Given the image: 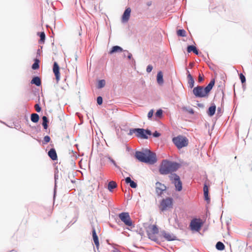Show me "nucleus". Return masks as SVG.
<instances>
[{"label": "nucleus", "instance_id": "obj_34", "mask_svg": "<svg viewBox=\"0 0 252 252\" xmlns=\"http://www.w3.org/2000/svg\"><path fill=\"white\" fill-rule=\"evenodd\" d=\"M155 115L157 117L161 118L163 115V110L161 109H158L156 112Z\"/></svg>", "mask_w": 252, "mask_h": 252}, {"label": "nucleus", "instance_id": "obj_53", "mask_svg": "<svg viewBox=\"0 0 252 252\" xmlns=\"http://www.w3.org/2000/svg\"><path fill=\"white\" fill-rule=\"evenodd\" d=\"M197 106L200 108H204V105L203 103H197Z\"/></svg>", "mask_w": 252, "mask_h": 252}, {"label": "nucleus", "instance_id": "obj_55", "mask_svg": "<svg viewBox=\"0 0 252 252\" xmlns=\"http://www.w3.org/2000/svg\"><path fill=\"white\" fill-rule=\"evenodd\" d=\"M40 49H38L37 50V54H39L40 53Z\"/></svg>", "mask_w": 252, "mask_h": 252}, {"label": "nucleus", "instance_id": "obj_4", "mask_svg": "<svg viewBox=\"0 0 252 252\" xmlns=\"http://www.w3.org/2000/svg\"><path fill=\"white\" fill-rule=\"evenodd\" d=\"M133 134H135L137 138L147 139H148L149 135H152V131L149 129H144L143 128H130L127 134L128 135H132Z\"/></svg>", "mask_w": 252, "mask_h": 252}, {"label": "nucleus", "instance_id": "obj_60", "mask_svg": "<svg viewBox=\"0 0 252 252\" xmlns=\"http://www.w3.org/2000/svg\"><path fill=\"white\" fill-rule=\"evenodd\" d=\"M222 94H223V96H224V93L222 92ZM223 98V97H222V98Z\"/></svg>", "mask_w": 252, "mask_h": 252}, {"label": "nucleus", "instance_id": "obj_35", "mask_svg": "<svg viewBox=\"0 0 252 252\" xmlns=\"http://www.w3.org/2000/svg\"><path fill=\"white\" fill-rule=\"evenodd\" d=\"M108 159L109 160V161L117 168H120L119 166L117 165L116 162L115 161L111 158L110 157H107Z\"/></svg>", "mask_w": 252, "mask_h": 252}, {"label": "nucleus", "instance_id": "obj_6", "mask_svg": "<svg viewBox=\"0 0 252 252\" xmlns=\"http://www.w3.org/2000/svg\"><path fill=\"white\" fill-rule=\"evenodd\" d=\"M169 178L172 183L174 185L176 190L178 191H181L183 189L182 182L179 176L176 173H171Z\"/></svg>", "mask_w": 252, "mask_h": 252}, {"label": "nucleus", "instance_id": "obj_32", "mask_svg": "<svg viewBox=\"0 0 252 252\" xmlns=\"http://www.w3.org/2000/svg\"><path fill=\"white\" fill-rule=\"evenodd\" d=\"M183 110L185 111H187L189 112L190 114H193L194 113V111L193 109L190 107H187L186 106H184L182 108Z\"/></svg>", "mask_w": 252, "mask_h": 252}, {"label": "nucleus", "instance_id": "obj_59", "mask_svg": "<svg viewBox=\"0 0 252 252\" xmlns=\"http://www.w3.org/2000/svg\"><path fill=\"white\" fill-rule=\"evenodd\" d=\"M126 54H125V53H124V56L126 57Z\"/></svg>", "mask_w": 252, "mask_h": 252}, {"label": "nucleus", "instance_id": "obj_9", "mask_svg": "<svg viewBox=\"0 0 252 252\" xmlns=\"http://www.w3.org/2000/svg\"><path fill=\"white\" fill-rule=\"evenodd\" d=\"M173 199L171 197H167L163 199L160 202V210L164 211L167 210L168 208H171L173 206Z\"/></svg>", "mask_w": 252, "mask_h": 252}, {"label": "nucleus", "instance_id": "obj_17", "mask_svg": "<svg viewBox=\"0 0 252 252\" xmlns=\"http://www.w3.org/2000/svg\"><path fill=\"white\" fill-rule=\"evenodd\" d=\"M124 51L123 49L118 45L113 46L109 52V54H113L115 53H119Z\"/></svg>", "mask_w": 252, "mask_h": 252}, {"label": "nucleus", "instance_id": "obj_31", "mask_svg": "<svg viewBox=\"0 0 252 252\" xmlns=\"http://www.w3.org/2000/svg\"><path fill=\"white\" fill-rule=\"evenodd\" d=\"M177 34L179 36L185 37L186 36V32L184 29H179L177 31Z\"/></svg>", "mask_w": 252, "mask_h": 252}, {"label": "nucleus", "instance_id": "obj_37", "mask_svg": "<svg viewBox=\"0 0 252 252\" xmlns=\"http://www.w3.org/2000/svg\"><path fill=\"white\" fill-rule=\"evenodd\" d=\"M96 101H97V103L98 105H101L103 103L102 97L101 96H97Z\"/></svg>", "mask_w": 252, "mask_h": 252}, {"label": "nucleus", "instance_id": "obj_24", "mask_svg": "<svg viewBox=\"0 0 252 252\" xmlns=\"http://www.w3.org/2000/svg\"><path fill=\"white\" fill-rule=\"evenodd\" d=\"M37 35H39L40 37V40H39V43H41V44L44 43L45 40V37H46L45 34L44 32H37Z\"/></svg>", "mask_w": 252, "mask_h": 252}, {"label": "nucleus", "instance_id": "obj_1", "mask_svg": "<svg viewBox=\"0 0 252 252\" xmlns=\"http://www.w3.org/2000/svg\"><path fill=\"white\" fill-rule=\"evenodd\" d=\"M134 157L139 161L150 165L154 164L158 160L156 153L148 149L136 151Z\"/></svg>", "mask_w": 252, "mask_h": 252}, {"label": "nucleus", "instance_id": "obj_3", "mask_svg": "<svg viewBox=\"0 0 252 252\" xmlns=\"http://www.w3.org/2000/svg\"><path fill=\"white\" fill-rule=\"evenodd\" d=\"M215 84V79H212L210 83L205 87L197 86L192 90V93L196 97L202 98L207 97L209 93L213 89Z\"/></svg>", "mask_w": 252, "mask_h": 252}, {"label": "nucleus", "instance_id": "obj_48", "mask_svg": "<svg viewBox=\"0 0 252 252\" xmlns=\"http://www.w3.org/2000/svg\"><path fill=\"white\" fill-rule=\"evenodd\" d=\"M222 112H223V111H222V109L220 107H218V109H217V114L221 115V114L222 113Z\"/></svg>", "mask_w": 252, "mask_h": 252}, {"label": "nucleus", "instance_id": "obj_45", "mask_svg": "<svg viewBox=\"0 0 252 252\" xmlns=\"http://www.w3.org/2000/svg\"><path fill=\"white\" fill-rule=\"evenodd\" d=\"M204 199L206 201H210V198H209V193H204Z\"/></svg>", "mask_w": 252, "mask_h": 252}, {"label": "nucleus", "instance_id": "obj_43", "mask_svg": "<svg viewBox=\"0 0 252 252\" xmlns=\"http://www.w3.org/2000/svg\"><path fill=\"white\" fill-rule=\"evenodd\" d=\"M153 68V67L152 66V65L151 64H149L147 66V68H146V71L148 72V73H150L152 71V69Z\"/></svg>", "mask_w": 252, "mask_h": 252}, {"label": "nucleus", "instance_id": "obj_22", "mask_svg": "<svg viewBox=\"0 0 252 252\" xmlns=\"http://www.w3.org/2000/svg\"><path fill=\"white\" fill-rule=\"evenodd\" d=\"M117 185L115 182L111 181L108 183V189L110 191H112L113 189L117 187Z\"/></svg>", "mask_w": 252, "mask_h": 252}, {"label": "nucleus", "instance_id": "obj_8", "mask_svg": "<svg viewBox=\"0 0 252 252\" xmlns=\"http://www.w3.org/2000/svg\"><path fill=\"white\" fill-rule=\"evenodd\" d=\"M203 221L200 219H193L190 223L189 227L191 230L198 232L200 230Z\"/></svg>", "mask_w": 252, "mask_h": 252}, {"label": "nucleus", "instance_id": "obj_5", "mask_svg": "<svg viewBox=\"0 0 252 252\" xmlns=\"http://www.w3.org/2000/svg\"><path fill=\"white\" fill-rule=\"evenodd\" d=\"M172 142L179 149L186 147L188 145V139L183 135H178L172 138Z\"/></svg>", "mask_w": 252, "mask_h": 252}, {"label": "nucleus", "instance_id": "obj_2", "mask_svg": "<svg viewBox=\"0 0 252 252\" xmlns=\"http://www.w3.org/2000/svg\"><path fill=\"white\" fill-rule=\"evenodd\" d=\"M180 163L175 161H170L167 159L162 160L159 167V172L161 175H167L176 171L180 167Z\"/></svg>", "mask_w": 252, "mask_h": 252}, {"label": "nucleus", "instance_id": "obj_23", "mask_svg": "<svg viewBox=\"0 0 252 252\" xmlns=\"http://www.w3.org/2000/svg\"><path fill=\"white\" fill-rule=\"evenodd\" d=\"M39 119V115L36 113H32L31 116V121L34 123H36L38 122Z\"/></svg>", "mask_w": 252, "mask_h": 252}, {"label": "nucleus", "instance_id": "obj_44", "mask_svg": "<svg viewBox=\"0 0 252 252\" xmlns=\"http://www.w3.org/2000/svg\"><path fill=\"white\" fill-rule=\"evenodd\" d=\"M34 107L37 112H40L41 111V108L38 103L36 104Z\"/></svg>", "mask_w": 252, "mask_h": 252}, {"label": "nucleus", "instance_id": "obj_11", "mask_svg": "<svg viewBox=\"0 0 252 252\" xmlns=\"http://www.w3.org/2000/svg\"><path fill=\"white\" fill-rule=\"evenodd\" d=\"M131 9L130 7H127L124 11L122 16V22L125 23L127 22L129 19L130 16Z\"/></svg>", "mask_w": 252, "mask_h": 252}, {"label": "nucleus", "instance_id": "obj_26", "mask_svg": "<svg viewBox=\"0 0 252 252\" xmlns=\"http://www.w3.org/2000/svg\"><path fill=\"white\" fill-rule=\"evenodd\" d=\"M216 248L219 251H223L225 249V246L223 243L219 241L216 245Z\"/></svg>", "mask_w": 252, "mask_h": 252}, {"label": "nucleus", "instance_id": "obj_49", "mask_svg": "<svg viewBox=\"0 0 252 252\" xmlns=\"http://www.w3.org/2000/svg\"><path fill=\"white\" fill-rule=\"evenodd\" d=\"M186 70H187V78H190L191 77H192V75H191L190 72L189 71V70L186 68Z\"/></svg>", "mask_w": 252, "mask_h": 252}, {"label": "nucleus", "instance_id": "obj_38", "mask_svg": "<svg viewBox=\"0 0 252 252\" xmlns=\"http://www.w3.org/2000/svg\"><path fill=\"white\" fill-rule=\"evenodd\" d=\"M44 142H43V144H46L50 142L51 138L48 135H46L44 137Z\"/></svg>", "mask_w": 252, "mask_h": 252}, {"label": "nucleus", "instance_id": "obj_16", "mask_svg": "<svg viewBox=\"0 0 252 252\" xmlns=\"http://www.w3.org/2000/svg\"><path fill=\"white\" fill-rule=\"evenodd\" d=\"M216 111V106L214 103H212L207 110V114L209 116L212 117L214 115Z\"/></svg>", "mask_w": 252, "mask_h": 252}, {"label": "nucleus", "instance_id": "obj_25", "mask_svg": "<svg viewBox=\"0 0 252 252\" xmlns=\"http://www.w3.org/2000/svg\"><path fill=\"white\" fill-rule=\"evenodd\" d=\"M149 229H151V233L157 234L158 233L159 230L157 225H153L149 226Z\"/></svg>", "mask_w": 252, "mask_h": 252}, {"label": "nucleus", "instance_id": "obj_12", "mask_svg": "<svg viewBox=\"0 0 252 252\" xmlns=\"http://www.w3.org/2000/svg\"><path fill=\"white\" fill-rule=\"evenodd\" d=\"M53 71L55 74L56 80L58 82L60 79V67L58 63L56 62L54 63Z\"/></svg>", "mask_w": 252, "mask_h": 252}, {"label": "nucleus", "instance_id": "obj_46", "mask_svg": "<svg viewBox=\"0 0 252 252\" xmlns=\"http://www.w3.org/2000/svg\"><path fill=\"white\" fill-rule=\"evenodd\" d=\"M203 77L200 74H199L198 77V82L199 83H201L203 81Z\"/></svg>", "mask_w": 252, "mask_h": 252}, {"label": "nucleus", "instance_id": "obj_57", "mask_svg": "<svg viewBox=\"0 0 252 252\" xmlns=\"http://www.w3.org/2000/svg\"><path fill=\"white\" fill-rule=\"evenodd\" d=\"M71 182L72 183H74L75 182V181L74 180H71Z\"/></svg>", "mask_w": 252, "mask_h": 252}, {"label": "nucleus", "instance_id": "obj_14", "mask_svg": "<svg viewBox=\"0 0 252 252\" xmlns=\"http://www.w3.org/2000/svg\"><path fill=\"white\" fill-rule=\"evenodd\" d=\"M92 236H93V241L94 242V243L95 245L96 248H97V250H98L99 245V239H98V237L97 235L94 226H93L92 227Z\"/></svg>", "mask_w": 252, "mask_h": 252}, {"label": "nucleus", "instance_id": "obj_13", "mask_svg": "<svg viewBox=\"0 0 252 252\" xmlns=\"http://www.w3.org/2000/svg\"><path fill=\"white\" fill-rule=\"evenodd\" d=\"M162 236L168 241H174L177 240L176 237L173 234L166 232L165 230L161 231Z\"/></svg>", "mask_w": 252, "mask_h": 252}, {"label": "nucleus", "instance_id": "obj_29", "mask_svg": "<svg viewBox=\"0 0 252 252\" xmlns=\"http://www.w3.org/2000/svg\"><path fill=\"white\" fill-rule=\"evenodd\" d=\"M105 80L104 79L99 80L97 83V88L98 89L103 88L105 85Z\"/></svg>", "mask_w": 252, "mask_h": 252}, {"label": "nucleus", "instance_id": "obj_42", "mask_svg": "<svg viewBox=\"0 0 252 252\" xmlns=\"http://www.w3.org/2000/svg\"><path fill=\"white\" fill-rule=\"evenodd\" d=\"M154 113V110L153 109H151L148 113L147 117L149 119H151L153 116Z\"/></svg>", "mask_w": 252, "mask_h": 252}, {"label": "nucleus", "instance_id": "obj_30", "mask_svg": "<svg viewBox=\"0 0 252 252\" xmlns=\"http://www.w3.org/2000/svg\"><path fill=\"white\" fill-rule=\"evenodd\" d=\"M59 176H58V171L57 172L55 171V174H54V178H55V187H54V198H55L56 193V182L57 180L58 179Z\"/></svg>", "mask_w": 252, "mask_h": 252}, {"label": "nucleus", "instance_id": "obj_40", "mask_svg": "<svg viewBox=\"0 0 252 252\" xmlns=\"http://www.w3.org/2000/svg\"><path fill=\"white\" fill-rule=\"evenodd\" d=\"M203 192L204 193H209V187L206 184L204 185L203 187Z\"/></svg>", "mask_w": 252, "mask_h": 252}, {"label": "nucleus", "instance_id": "obj_33", "mask_svg": "<svg viewBox=\"0 0 252 252\" xmlns=\"http://www.w3.org/2000/svg\"><path fill=\"white\" fill-rule=\"evenodd\" d=\"M188 79V83L189 84V87L190 88H192L194 85V80L192 77Z\"/></svg>", "mask_w": 252, "mask_h": 252}, {"label": "nucleus", "instance_id": "obj_21", "mask_svg": "<svg viewBox=\"0 0 252 252\" xmlns=\"http://www.w3.org/2000/svg\"><path fill=\"white\" fill-rule=\"evenodd\" d=\"M157 83L160 85L163 84L164 81L163 78V73L161 71H159L158 72L157 75Z\"/></svg>", "mask_w": 252, "mask_h": 252}, {"label": "nucleus", "instance_id": "obj_39", "mask_svg": "<svg viewBox=\"0 0 252 252\" xmlns=\"http://www.w3.org/2000/svg\"><path fill=\"white\" fill-rule=\"evenodd\" d=\"M239 78H240V79L242 83H244L246 82L245 76L242 73H241L239 74Z\"/></svg>", "mask_w": 252, "mask_h": 252}, {"label": "nucleus", "instance_id": "obj_51", "mask_svg": "<svg viewBox=\"0 0 252 252\" xmlns=\"http://www.w3.org/2000/svg\"><path fill=\"white\" fill-rule=\"evenodd\" d=\"M152 4V1H149L147 2V3H146V5L148 7L151 6Z\"/></svg>", "mask_w": 252, "mask_h": 252}, {"label": "nucleus", "instance_id": "obj_56", "mask_svg": "<svg viewBox=\"0 0 252 252\" xmlns=\"http://www.w3.org/2000/svg\"><path fill=\"white\" fill-rule=\"evenodd\" d=\"M77 59V56L76 55H75V60L76 61Z\"/></svg>", "mask_w": 252, "mask_h": 252}, {"label": "nucleus", "instance_id": "obj_50", "mask_svg": "<svg viewBox=\"0 0 252 252\" xmlns=\"http://www.w3.org/2000/svg\"><path fill=\"white\" fill-rule=\"evenodd\" d=\"M175 223L178 225V227H180V223L179 222V220H178L177 217L175 218Z\"/></svg>", "mask_w": 252, "mask_h": 252}, {"label": "nucleus", "instance_id": "obj_36", "mask_svg": "<svg viewBox=\"0 0 252 252\" xmlns=\"http://www.w3.org/2000/svg\"><path fill=\"white\" fill-rule=\"evenodd\" d=\"M42 125L47 124L49 123L48 118L45 116H43L42 117Z\"/></svg>", "mask_w": 252, "mask_h": 252}, {"label": "nucleus", "instance_id": "obj_54", "mask_svg": "<svg viewBox=\"0 0 252 252\" xmlns=\"http://www.w3.org/2000/svg\"><path fill=\"white\" fill-rule=\"evenodd\" d=\"M193 65V63H189V66H190V67H192Z\"/></svg>", "mask_w": 252, "mask_h": 252}, {"label": "nucleus", "instance_id": "obj_20", "mask_svg": "<svg viewBox=\"0 0 252 252\" xmlns=\"http://www.w3.org/2000/svg\"><path fill=\"white\" fill-rule=\"evenodd\" d=\"M31 83L39 87L41 85V81L38 76H34L31 81Z\"/></svg>", "mask_w": 252, "mask_h": 252}, {"label": "nucleus", "instance_id": "obj_27", "mask_svg": "<svg viewBox=\"0 0 252 252\" xmlns=\"http://www.w3.org/2000/svg\"><path fill=\"white\" fill-rule=\"evenodd\" d=\"M39 68V60L37 59L34 60V63L32 64V68L33 70L38 69Z\"/></svg>", "mask_w": 252, "mask_h": 252}, {"label": "nucleus", "instance_id": "obj_52", "mask_svg": "<svg viewBox=\"0 0 252 252\" xmlns=\"http://www.w3.org/2000/svg\"><path fill=\"white\" fill-rule=\"evenodd\" d=\"M44 129H47L48 126V124L42 125Z\"/></svg>", "mask_w": 252, "mask_h": 252}, {"label": "nucleus", "instance_id": "obj_18", "mask_svg": "<svg viewBox=\"0 0 252 252\" xmlns=\"http://www.w3.org/2000/svg\"><path fill=\"white\" fill-rule=\"evenodd\" d=\"M187 52L188 53H191V52H192L193 53H194L196 55H199V50L197 49V48L195 46H194L193 45H190L188 46Z\"/></svg>", "mask_w": 252, "mask_h": 252}, {"label": "nucleus", "instance_id": "obj_10", "mask_svg": "<svg viewBox=\"0 0 252 252\" xmlns=\"http://www.w3.org/2000/svg\"><path fill=\"white\" fill-rule=\"evenodd\" d=\"M156 191L158 195H161L163 193V191L166 189V187L159 182H157L156 183Z\"/></svg>", "mask_w": 252, "mask_h": 252}, {"label": "nucleus", "instance_id": "obj_19", "mask_svg": "<svg viewBox=\"0 0 252 252\" xmlns=\"http://www.w3.org/2000/svg\"><path fill=\"white\" fill-rule=\"evenodd\" d=\"M125 182L127 184L133 189H135L137 187V184L134 181L132 180L130 177H127L125 178Z\"/></svg>", "mask_w": 252, "mask_h": 252}, {"label": "nucleus", "instance_id": "obj_15", "mask_svg": "<svg viewBox=\"0 0 252 252\" xmlns=\"http://www.w3.org/2000/svg\"><path fill=\"white\" fill-rule=\"evenodd\" d=\"M48 155L53 160H56L58 158L56 151L54 148H51L48 152Z\"/></svg>", "mask_w": 252, "mask_h": 252}, {"label": "nucleus", "instance_id": "obj_47", "mask_svg": "<svg viewBox=\"0 0 252 252\" xmlns=\"http://www.w3.org/2000/svg\"><path fill=\"white\" fill-rule=\"evenodd\" d=\"M124 52L127 54V58L128 59L130 60L132 57V54L131 53H129L128 51L127 50H124Z\"/></svg>", "mask_w": 252, "mask_h": 252}, {"label": "nucleus", "instance_id": "obj_41", "mask_svg": "<svg viewBox=\"0 0 252 252\" xmlns=\"http://www.w3.org/2000/svg\"><path fill=\"white\" fill-rule=\"evenodd\" d=\"M152 135L153 137L158 138L160 136V133L158 132V131H155L153 133L152 132Z\"/></svg>", "mask_w": 252, "mask_h": 252}, {"label": "nucleus", "instance_id": "obj_58", "mask_svg": "<svg viewBox=\"0 0 252 252\" xmlns=\"http://www.w3.org/2000/svg\"><path fill=\"white\" fill-rule=\"evenodd\" d=\"M114 252H119L118 250L114 251Z\"/></svg>", "mask_w": 252, "mask_h": 252}, {"label": "nucleus", "instance_id": "obj_28", "mask_svg": "<svg viewBox=\"0 0 252 252\" xmlns=\"http://www.w3.org/2000/svg\"><path fill=\"white\" fill-rule=\"evenodd\" d=\"M155 234H156L151 233L150 232L147 231V235L148 236L149 238L151 240L158 242V239L155 236Z\"/></svg>", "mask_w": 252, "mask_h": 252}, {"label": "nucleus", "instance_id": "obj_7", "mask_svg": "<svg viewBox=\"0 0 252 252\" xmlns=\"http://www.w3.org/2000/svg\"><path fill=\"white\" fill-rule=\"evenodd\" d=\"M119 217L126 225L130 226L131 228L134 227V225L128 213L122 212L119 214Z\"/></svg>", "mask_w": 252, "mask_h": 252}]
</instances>
